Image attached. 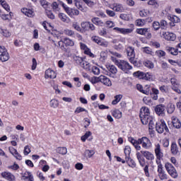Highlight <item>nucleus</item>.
<instances>
[{
	"mask_svg": "<svg viewBox=\"0 0 181 181\" xmlns=\"http://www.w3.org/2000/svg\"><path fill=\"white\" fill-rule=\"evenodd\" d=\"M128 141L131 142L136 151H141L142 148L144 149H151L152 148V142L146 136H143L137 140L130 136L128 138ZM141 145L142 147H141Z\"/></svg>",
	"mask_w": 181,
	"mask_h": 181,
	"instance_id": "f257e3e1",
	"label": "nucleus"
},
{
	"mask_svg": "<svg viewBox=\"0 0 181 181\" xmlns=\"http://www.w3.org/2000/svg\"><path fill=\"white\" fill-rule=\"evenodd\" d=\"M139 117L143 125H147L148 124V129H152L155 127L153 118L151 117V112L147 107H142L140 109Z\"/></svg>",
	"mask_w": 181,
	"mask_h": 181,
	"instance_id": "f03ea898",
	"label": "nucleus"
},
{
	"mask_svg": "<svg viewBox=\"0 0 181 181\" xmlns=\"http://www.w3.org/2000/svg\"><path fill=\"white\" fill-rule=\"evenodd\" d=\"M112 60L115 62V64H116V66L126 74L129 73V70H132V66H131L127 61L118 60L114 57H112Z\"/></svg>",
	"mask_w": 181,
	"mask_h": 181,
	"instance_id": "7ed1b4c3",
	"label": "nucleus"
},
{
	"mask_svg": "<svg viewBox=\"0 0 181 181\" xmlns=\"http://www.w3.org/2000/svg\"><path fill=\"white\" fill-rule=\"evenodd\" d=\"M156 129L158 134H166V132H169V128H168L166 122L162 119L156 124Z\"/></svg>",
	"mask_w": 181,
	"mask_h": 181,
	"instance_id": "20e7f679",
	"label": "nucleus"
},
{
	"mask_svg": "<svg viewBox=\"0 0 181 181\" xmlns=\"http://www.w3.org/2000/svg\"><path fill=\"white\" fill-rule=\"evenodd\" d=\"M62 8H64L65 12L70 16V18H73V16H78L80 15V11L76 8H71L64 3H61Z\"/></svg>",
	"mask_w": 181,
	"mask_h": 181,
	"instance_id": "39448f33",
	"label": "nucleus"
},
{
	"mask_svg": "<svg viewBox=\"0 0 181 181\" xmlns=\"http://www.w3.org/2000/svg\"><path fill=\"white\" fill-rule=\"evenodd\" d=\"M165 168L168 172V173L171 176V177H173V179L177 178V176L179 175L177 174V171L176 170V168L172 165L170 163H165Z\"/></svg>",
	"mask_w": 181,
	"mask_h": 181,
	"instance_id": "423d86ee",
	"label": "nucleus"
},
{
	"mask_svg": "<svg viewBox=\"0 0 181 181\" xmlns=\"http://www.w3.org/2000/svg\"><path fill=\"white\" fill-rule=\"evenodd\" d=\"M126 53L130 63L132 64H136V61H135V49L132 47H127L126 49Z\"/></svg>",
	"mask_w": 181,
	"mask_h": 181,
	"instance_id": "0eeeda50",
	"label": "nucleus"
},
{
	"mask_svg": "<svg viewBox=\"0 0 181 181\" xmlns=\"http://www.w3.org/2000/svg\"><path fill=\"white\" fill-rule=\"evenodd\" d=\"M133 76L134 77H137V78H139L140 80H151L152 79V75L149 74V73H144L141 71H136L133 74Z\"/></svg>",
	"mask_w": 181,
	"mask_h": 181,
	"instance_id": "6e6552de",
	"label": "nucleus"
},
{
	"mask_svg": "<svg viewBox=\"0 0 181 181\" xmlns=\"http://www.w3.org/2000/svg\"><path fill=\"white\" fill-rule=\"evenodd\" d=\"M98 78L102 84H104V86H107V87H111L112 86V82H111L110 78L106 76L100 75Z\"/></svg>",
	"mask_w": 181,
	"mask_h": 181,
	"instance_id": "1a4fd4ad",
	"label": "nucleus"
},
{
	"mask_svg": "<svg viewBox=\"0 0 181 181\" xmlns=\"http://www.w3.org/2000/svg\"><path fill=\"white\" fill-rule=\"evenodd\" d=\"M154 152L156 159H158V160H160L163 158V152H162V148H160V144H157L155 145Z\"/></svg>",
	"mask_w": 181,
	"mask_h": 181,
	"instance_id": "9d476101",
	"label": "nucleus"
},
{
	"mask_svg": "<svg viewBox=\"0 0 181 181\" xmlns=\"http://www.w3.org/2000/svg\"><path fill=\"white\" fill-rule=\"evenodd\" d=\"M141 153L144 158H146L147 160H149L150 162L155 160V156L153 153H152V152L148 151H141Z\"/></svg>",
	"mask_w": 181,
	"mask_h": 181,
	"instance_id": "9b49d317",
	"label": "nucleus"
},
{
	"mask_svg": "<svg viewBox=\"0 0 181 181\" xmlns=\"http://www.w3.org/2000/svg\"><path fill=\"white\" fill-rule=\"evenodd\" d=\"M154 110L156 114L160 117H163L165 115V105L162 104L156 105Z\"/></svg>",
	"mask_w": 181,
	"mask_h": 181,
	"instance_id": "f8f14e48",
	"label": "nucleus"
},
{
	"mask_svg": "<svg viewBox=\"0 0 181 181\" xmlns=\"http://www.w3.org/2000/svg\"><path fill=\"white\" fill-rule=\"evenodd\" d=\"M1 176L4 177V179H6V180L8 181H15L16 180V177H15V175L9 172H3L1 173Z\"/></svg>",
	"mask_w": 181,
	"mask_h": 181,
	"instance_id": "ddd939ff",
	"label": "nucleus"
},
{
	"mask_svg": "<svg viewBox=\"0 0 181 181\" xmlns=\"http://www.w3.org/2000/svg\"><path fill=\"white\" fill-rule=\"evenodd\" d=\"M114 30L118 32L119 33H122V35H128V33H132L134 29L132 28H119L118 27L114 28Z\"/></svg>",
	"mask_w": 181,
	"mask_h": 181,
	"instance_id": "4468645a",
	"label": "nucleus"
},
{
	"mask_svg": "<svg viewBox=\"0 0 181 181\" xmlns=\"http://www.w3.org/2000/svg\"><path fill=\"white\" fill-rule=\"evenodd\" d=\"M158 177L160 179V180H167L168 174H166V172H165V170H163L161 166H160L159 169H158Z\"/></svg>",
	"mask_w": 181,
	"mask_h": 181,
	"instance_id": "2eb2a0df",
	"label": "nucleus"
},
{
	"mask_svg": "<svg viewBox=\"0 0 181 181\" xmlns=\"http://www.w3.org/2000/svg\"><path fill=\"white\" fill-rule=\"evenodd\" d=\"M163 37L165 40H170L171 42H174L176 40V35L173 34V33L167 32L163 34Z\"/></svg>",
	"mask_w": 181,
	"mask_h": 181,
	"instance_id": "dca6fc26",
	"label": "nucleus"
},
{
	"mask_svg": "<svg viewBox=\"0 0 181 181\" xmlns=\"http://www.w3.org/2000/svg\"><path fill=\"white\" fill-rule=\"evenodd\" d=\"M170 152L172 155H174V156L178 155V153H180V151H179V147H177V144H176V142H173L171 144Z\"/></svg>",
	"mask_w": 181,
	"mask_h": 181,
	"instance_id": "f3484780",
	"label": "nucleus"
},
{
	"mask_svg": "<svg viewBox=\"0 0 181 181\" xmlns=\"http://www.w3.org/2000/svg\"><path fill=\"white\" fill-rule=\"evenodd\" d=\"M45 78H56V72L54 71L48 69L45 71Z\"/></svg>",
	"mask_w": 181,
	"mask_h": 181,
	"instance_id": "a211bd4d",
	"label": "nucleus"
},
{
	"mask_svg": "<svg viewBox=\"0 0 181 181\" xmlns=\"http://www.w3.org/2000/svg\"><path fill=\"white\" fill-rule=\"evenodd\" d=\"M136 158L138 159L140 166H141V168H144V166H145V158H144V156H142V153H141V151L137 152L136 153Z\"/></svg>",
	"mask_w": 181,
	"mask_h": 181,
	"instance_id": "6ab92c4d",
	"label": "nucleus"
},
{
	"mask_svg": "<svg viewBox=\"0 0 181 181\" xmlns=\"http://www.w3.org/2000/svg\"><path fill=\"white\" fill-rule=\"evenodd\" d=\"M21 12L28 18H33V16H35V12H33L32 9L24 8L21 9Z\"/></svg>",
	"mask_w": 181,
	"mask_h": 181,
	"instance_id": "aec40b11",
	"label": "nucleus"
},
{
	"mask_svg": "<svg viewBox=\"0 0 181 181\" xmlns=\"http://www.w3.org/2000/svg\"><path fill=\"white\" fill-rule=\"evenodd\" d=\"M62 4H63V2L60 1H54L51 5L52 11H54V12H59V11H60V5L62 6Z\"/></svg>",
	"mask_w": 181,
	"mask_h": 181,
	"instance_id": "412c9836",
	"label": "nucleus"
},
{
	"mask_svg": "<svg viewBox=\"0 0 181 181\" xmlns=\"http://www.w3.org/2000/svg\"><path fill=\"white\" fill-rule=\"evenodd\" d=\"M172 124L174 128H176L177 129H179L181 127L180 120H179L176 117H172Z\"/></svg>",
	"mask_w": 181,
	"mask_h": 181,
	"instance_id": "4be33fe9",
	"label": "nucleus"
},
{
	"mask_svg": "<svg viewBox=\"0 0 181 181\" xmlns=\"http://www.w3.org/2000/svg\"><path fill=\"white\" fill-rule=\"evenodd\" d=\"M92 23L96 25L97 26H104V22L100 19L98 17H94L91 19Z\"/></svg>",
	"mask_w": 181,
	"mask_h": 181,
	"instance_id": "5701e85b",
	"label": "nucleus"
},
{
	"mask_svg": "<svg viewBox=\"0 0 181 181\" xmlns=\"http://www.w3.org/2000/svg\"><path fill=\"white\" fill-rule=\"evenodd\" d=\"M166 50L172 54L173 56H177L179 52L177 51V48L172 47H166Z\"/></svg>",
	"mask_w": 181,
	"mask_h": 181,
	"instance_id": "b1692460",
	"label": "nucleus"
},
{
	"mask_svg": "<svg viewBox=\"0 0 181 181\" xmlns=\"http://www.w3.org/2000/svg\"><path fill=\"white\" fill-rule=\"evenodd\" d=\"M62 43L67 47L68 46H74V41L70 40V38L65 37L62 39Z\"/></svg>",
	"mask_w": 181,
	"mask_h": 181,
	"instance_id": "393cba45",
	"label": "nucleus"
},
{
	"mask_svg": "<svg viewBox=\"0 0 181 181\" xmlns=\"http://www.w3.org/2000/svg\"><path fill=\"white\" fill-rule=\"evenodd\" d=\"M112 9L115 11V12H124V6L118 4H115Z\"/></svg>",
	"mask_w": 181,
	"mask_h": 181,
	"instance_id": "a878e982",
	"label": "nucleus"
},
{
	"mask_svg": "<svg viewBox=\"0 0 181 181\" xmlns=\"http://www.w3.org/2000/svg\"><path fill=\"white\" fill-rule=\"evenodd\" d=\"M81 49L82 50H85V54H88L89 56H93V53H91V52L90 51V49H88V48H87V45H86V44L81 42Z\"/></svg>",
	"mask_w": 181,
	"mask_h": 181,
	"instance_id": "bb28decb",
	"label": "nucleus"
},
{
	"mask_svg": "<svg viewBox=\"0 0 181 181\" xmlns=\"http://www.w3.org/2000/svg\"><path fill=\"white\" fill-rule=\"evenodd\" d=\"M126 162L130 168H136V163L131 157L126 158Z\"/></svg>",
	"mask_w": 181,
	"mask_h": 181,
	"instance_id": "cd10ccee",
	"label": "nucleus"
},
{
	"mask_svg": "<svg viewBox=\"0 0 181 181\" xmlns=\"http://www.w3.org/2000/svg\"><path fill=\"white\" fill-rule=\"evenodd\" d=\"M175 106L173 103H168L167 105V112L168 114H173L175 112Z\"/></svg>",
	"mask_w": 181,
	"mask_h": 181,
	"instance_id": "c85d7f7f",
	"label": "nucleus"
},
{
	"mask_svg": "<svg viewBox=\"0 0 181 181\" xmlns=\"http://www.w3.org/2000/svg\"><path fill=\"white\" fill-rule=\"evenodd\" d=\"M112 115L115 118H117V119H119V118H122V112H121L119 110L116 109L113 110Z\"/></svg>",
	"mask_w": 181,
	"mask_h": 181,
	"instance_id": "c756f323",
	"label": "nucleus"
},
{
	"mask_svg": "<svg viewBox=\"0 0 181 181\" xmlns=\"http://www.w3.org/2000/svg\"><path fill=\"white\" fill-rule=\"evenodd\" d=\"M151 91H152L151 92L152 95H151L153 100H158V94H159V90H158L155 88H152Z\"/></svg>",
	"mask_w": 181,
	"mask_h": 181,
	"instance_id": "7c9ffc66",
	"label": "nucleus"
},
{
	"mask_svg": "<svg viewBox=\"0 0 181 181\" xmlns=\"http://www.w3.org/2000/svg\"><path fill=\"white\" fill-rule=\"evenodd\" d=\"M81 67H82L85 70H88V71L91 70V64H90V63L84 60L83 61V63L81 64Z\"/></svg>",
	"mask_w": 181,
	"mask_h": 181,
	"instance_id": "2f4dec72",
	"label": "nucleus"
},
{
	"mask_svg": "<svg viewBox=\"0 0 181 181\" xmlns=\"http://www.w3.org/2000/svg\"><path fill=\"white\" fill-rule=\"evenodd\" d=\"M136 88L140 93H142L143 94H146V95H149V90H145L144 89V86L141 84H137L136 85Z\"/></svg>",
	"mask_w": 181,
	"mask_h": 181,
	"instance_id": "473e14b6",
	"label": "nucleus"
},
{
	"mask_svg": "<svg viewBox=\"0 0 181 181\" xmlns=\"http://www.w3.org/2000/svg\"><path fill=\"white\" fill-rule=\"evenodd\" d=\"M107 69L108 70V71L112 73V74H117V73L118 71V70L117 69V67H115V66H114V65L107 66Z\"/></svg>",
	"mask_w": 181,
	"mask_h": 181,
	"instance_id": "72a5a7b5",
	"label": "nucleus"
},
{
	"mask_svg": "<svg viewBox=\"0 0 181 181\" xmlns=\"http://www.w3.org/2000/svg\"><path fill=\"white\" fill-rule=\"evenodd\" d=\"M168 18L170 22H173L174 23H179L180 22V18L176 16H168Z\"/></svg>",
	"mask_w": 181,
	"mask_h": 181,
	"instance_id": "f704fd0d",
	"label": "nucleus"
},
{
	"mask_svg": "<svg viewBox=\"0 0 181 181\" xmlns=\"http://www.w3.org/2000/svg\"><path fill=\"white\" fill-rule=\"evenodd\" d=\"M9 59V53L5 52L4 54H0V60L1 62H8Z\"/></svg>",
	"mask_w": 181,
	"mask_h": 181,
	"instance_id": "c9c22d12",
	"label": "nucleus"
},
{
	"mask_svg": "<svg viewBox=\"0 0 181 181\" xmlns=\"http://www.w3.org/2000/svg\"><path fill=\"white\" fill-rule=\"evenodd\" d=\"M136 32L138 33V35L145 36L146 33H148V28H137Z\"/></svg>",
	"mask_w": 181,
	"mask_h": 181,
	"instance_id": "e433bc0d",
	"label": "nucleus"
},
{
	"mask_svg": "<svg viewBox=\"0 0 181 181\" xmlns=\"http://www.w3.org/2000/svg\"><path fill=\"white\" fill-rule=\"evenodd\" d=\"M124 154H125V159H127L128 158H131V147L129 146H126L124 148Z\"/></svg>",
	"mask_w": 181,
	"mask_h": 181,
	"instance_id": "4c0bfd02",
	"label": "nucleus"
},
{
	"mask_svg": "<svg viewBox=\"0 0 181 181\" xmlns=\"http://www.w3.org/2000/svg\"><path fill=\"white\" fill-rule=\"evenodd\" d=\"M82 28L81 32H87L89 30V22H83L81 24Z\"/></svg>",
	"mask_w": 181,
	"mask_h": 181,
	"instance_id": "58836bf2",
	"label": "nucleus"
},
{
	"mask_svg": "<svg viewBox=\"0 0 181 181\" xmlns=\"http://www.w3.org/2000/svg\"><path fill=\"white\" fill-rule=\"evenodd\" d=\"M143 103H144L146 105H149L150 107L153 105L152 100L151 99V98H148V97H144L143 98Z\"/></svg>",
	"mask_w": 181,
	"mask_h": 181,
	"instance_id": "ea45409f",
	"label": "nucleus"
},
{
	"mask_svg": "<svg viewBox=\"0 0 181 181\" xmlns=\"http://www.w3.org/2000/svg\"><path fill=\"white\" fill-rule=\"evenodd\" d=\"M152 28L156 32L160 29V24L159 21H153L152 23Z\"/></svg>",
	"mask_w": 181,
	"mask_h": 181,
	"instance_id": "a19ab883",
	"label": "nucleus"
},
{
	"mask_svg": "<svg viewBox=\"0 0 181 181\" xmlns=\"http://www.w3.org/2000/svg\"><path fill=\"white\" fill-rule=\"evenodd\" d=\"M159 23H160V29H161L162 30H166V28H168V22H166V21L160 20Z\"/></svg>",
	"mask_w": 181,
	"mask_h": 181,
	"instance_id": "79ce46f5",
	"label": "nucleus"
},
{
	"mask_svg": "<svg viewBox=\"0 0 181 181\" xmlns=\"http://www.w3.org/2000/svg\"><path fill=\"white\" fill-rule=\"evenodd\" d=\"M91 132H86V134L81 137L82 142H86V141H87V139L91 136Z\"/></svg>",
	"mask_w": 181,
	"mask_h": 181,
	"instance_id": "37998d69",
	"label": "nucleus"
},
{
	"mask_svg": "<svg viewBox=\"0 0 181 181\" xmlns=\"http://www.w3.org/2000/svg\"><path fill=\"white\" fill-rule=\"evenodd\" d=\"M144 65L145 67H148V69H153V67H155L153 62L149 60L144 61Z\"/></svg>",
	"mask_w": 181,
	"mask_h": 181,
	"instance_id": "c03bdc74",
	"label": "nucleus"
},
{
	"mask_svg": "<svg viewBox=\"0 0 181 181\" xmlns=\"http://www.w3.org/2000/svg\"><path fill=\"white\" fill-rule=\"evenodd\" d=\"M83 2H85V4H86L88 6H89V8H94V6L97 5L96 2L93 1L91 0H83Z\"/></svg>",
	"mask_w": 181,
	"mask_h": 181,
	"instance_id": "a18cd8bd",
	"label": "nucleus"
},
{
	"mask_svg": "<svg viewBox=\"0 0 181 181\" xmlns=\"http://www.w3.org/2000/svg\"><path fill=\"white\" fill-rule=\"evenodd\" d=\"M57 152L61 155H66L67 153V148L66 147H59L57 148Z\"/></svg>",
	"mask_w": 181,
	"mask_h": 181,
	"instance_id": "49530a36",
	"label": "nucleus"
},
{
	"mask_svg": "<svg viewBox=\"0 0 181 181\" xmlns=\"http://www.w3.org/2000/svg\"><path fill=\"white\" fill-rule=\"evenodd\" d=\"M122 98V95H117L115 96V100H112V105H117L119 101H121Z\"/></svg>",
	"mask_w": 181,
	"mask_h": 181,
	"instance_id": "de8ad7c7",
	"label": "nucleus"
},
{
	"mask_svg": "<svg viewBox=\"0 0 181 181\" xmlns=\"http://www.w3.org/2000/svg\"><path fill=\"white\" fill-rule=\"evenodd\" d=\"M50 107H52V108H57V107H59V101L56 99L51 100Z\"/></svg>",
	"mask_w": 181,
	"mask_h": 181,
	"instance_id": "09e8293b",
	"label": "nucleus"
},
{
	"mask_svg": "<svg viewBox=\"0 0 181 181\" xmlns=\"http://www.w3.org/2000/svg\"><path fill=\"white\" fill-rule=\"evenodd\" d=\"M144 53H146V54H151V56L153 55V52L152 49L148 47H145L142 48Z\"/></svg>",
	"mask_w": 181,
	"mask_h": 181,
	"instance_id": "8fccbe9b",
	"label": "nucleus"
},
{
	"mask_svg": "<svg viewBox=\"0 0 181 181\" xmlns=\"http://www.w3.org/2000/svg\"><path fill=\"white\" fill-rule=\"evenodd\" d=\"M1 33L3 34V36H4V37H9L11 36V32H9L6 29L1 28Z\"/></svg>",
	"mask_w": 181,
	"mask_h": 181,
	"instance_id": "3c124183",
	"label": "nucleus"
},
{
	"mask_svg": "<svg viewBox=\"0 0 181 181\" xmlns=\"http://www.w3.org/2000/svg\"><path fill=\"white\" fill-rule=\"evenodd\" d=\"M91 40L93 42H94L95 43H97V45H100V43L101 42V41L103 40H101V38L100 37H98V36H93L91 37Z\"/></svg>",
	"mask_w": 181,
	"mask_h": 181,
	"instance_id": "603ef678",
	"label": "nucleus"
},
{
	"mask_svg": "<svg viewBox=\"0 0 181 181\" xmlns=\"http://www.w3.org/2000/svg\"><path fill=\"white\" fill-rule=\"evenodd\" d=\"M88 112L87 110L84 109L83 107H78L74 111V114H80V112Z\"/></svg>",
	"mask_w": 181,
	"mask_h": 181,
	"instance_id": "864d4df0",
	"label": "nucleus"
},
{
	"mask_svg": "<svg viewBox=\"0 0 181 181\" xmlns=\"http://www.w3.org/2000/svg\"><path fill=\"white\" fill-rule=\"evenodd\" d=\"M74 62H76V64H78V66H81L84 61L81 57H75L74 58Z\"/></svg>",
	"mask_w": 181,
	"mask_h": 181,
	"instance_id": "5fc2aeb1",
	"label": "nucleus"
},
{
	"mask_svg": "<svg viewBox=\"0 0 181 181\" xmlns=\"http://www.w3.org/2000/svg\"><path fill=\"white\" fill-rule=\"evenodd\" d=\"M58 16L62 22H66V21H67V16L63 13H59Z\"/></svg>",
	"mask_w": 181,
	"mask_h": 181,
	"instance_id": "6e6d98bb",
	"label": "nucleus"
},
{
	"mask_svg": "<svg viewBox=\"0 0 181 181\" xmlns=\"http://www.w3.org/2000/svg\"><path fill=\"white\" fill-rule=\"evenodd\" d=\"M156 54L158 57H164V56H166V52L163 50H158L156 52Z\"/></svg>",
	"mask_w": 181,
	"mask_h": 181,
	"instance_id": "4d7b16f0",
	"label": "nucleus"
},
{
	"mask_svg": "<svg viewBox=\"0 0 181 181\" xmlns=\"http://www.w3.org/2000/svg\"><path fill=\"white\" fill-rule=\"evenodd\" d=\"M58 46L59 47H60L62 50H63V52H67V48L64 47V43H63V40H60L58 42Z\"/></svg>",
	"mask_w": 181,
	"mask_h": 181,
	"instance_id": "13d9d810",
	"label": "nucleus"
},
{
	"mask_svg": "<svg viewBox=\"0 0 181 181\" xmlns=\"http://www.w3.org/2000/svg\"><path fill=\"white\" fill-rule=\"evenodd\" d=\"M72 28H74L75 30H77V32H82V29L80 28L78 23H73Z\"/></svg>",
	"mask_w": 181,
	"mask_h": 181,
	"instance_id": "bf43d9fd",
	"label": "nucleus"
},
{
	"mask_svg": "<svg viewBox=\"0 0 181 181\" xmlns=\"http://www.w3.org/2000/svg\"><path fill=\"white\" fill-rule=\"evenodd\" d=\"M1 5L6 11H7V12H9L11 11V8H9V5L6 4V1H1Z\"/></svg>",
	"mask_w": 181,
	"mask_h": 181,
	"instance_id": "052dcab7",
	"label": "nucleus"
},
{
	"mask_svg": "<svg viewBox=\"0 0 181 181\" xmlns=\"http://www.w3.org/2000/svg\"><path fill=\"white\" fill-rule=\"evenodd\" d=\"M100 36H104L105 37H107L108 33L107 32V28H102L99 32Z\"/></svg>",
	"mask_w": 181,
	"mask_h": 181,
	"instance_id": "680f3d73",
	"label": "nucleus"
},
{
	"mask_svg": "<svg viewBox=\"0 0 181 181\" xmlns=\"http://www.w3.org/2000/svg\"><path fill=\"white\" fill-rule=\"evenodd\" d=\"M144 173H145L146 176L147 177H149V176H150V175H149V164L144 165Z\"/></svg>",
	"mask_w": 181,
	"mask_h": 181,
	"instance_id": "e2e57ef3",
	"label": "nucleus"
},
{
	"mask_svg": "<svg viewBox=\"0 0 181 181\" xmlns=\"http://www.w3.org/2000/svg\"><path fill=\"white\" fill-rule=\"evenodd\" d=\"M64 35H66V36H74V31L69 29H66V30H64Z\"/></svg>",
	"mask_w": 181,
	"mask_h": 181,
	"instance_id": "0e129e2a",
	"label": "nucleus"
},
{
	"mask_svg": "<svg viewBox=\"0 0 181 181\" xmlns=\"http://www.w3.org/2000/svg\"><path fill=\"white\" fill-rule=\"evenodd\" d=\"M40 4L42 8H47L49 6V2L46 0H40Z\"/></svg>",
	"mask_w": 181,
	"mask_h": 181,
	"instance_id": "69168bd1",
	"label": "nucleus"
},
{
	"mask_svg": "<svg viewBox=\"0 0 181 181\" xmlns=\"http://www.w3.org/2000/svg\"><path fill=\"white\" fill-rule=\"evenodd\" d=\"M92 72L93 73V74L98 76V74H100V69L97 66H93Z\"/></svg>",
	"mask_w": 181,
	"mask_h": 181,
	"instance_id": "338daca9",
	"label": "nucleus"
},
{
	"mask_svg": "<svg viewBox=\"0 0 181 181\" xmlns=\"http://www.w3.org/2000/svg\"><path fill=\"white\" fill-rule=\"evenodd\" d=\"M136 23L137 26H144L145 25V20L138 19L136 21Z\"/></svg>",
	"mask_w": 181,
	"mask_h": 181,
	"instance_id": "774afa93",
	"label": "nucleus"
}]
</instances>
